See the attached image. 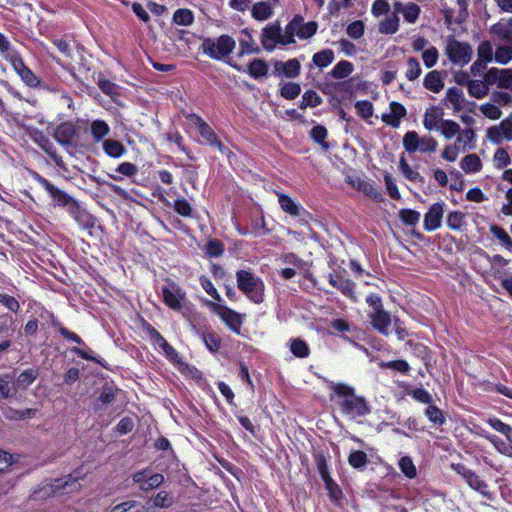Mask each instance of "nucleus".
I'll list each match as a JSON object with an SVG mask.
<instances>
[{
	"instance_id": "nucleus-12",
	"label": "nucleus",
	"mask_w": 512,
	"mask_h": 512,
	"mask_svg": "<svg viewBox=\"0 0 512 512\" xmlns=\"http://www.w3.org/2000/svg\"><path fill=\"white\" fill-rule=\"evenodd\" d=\"M446 53L454 64L464 66L471 60L472 48L467 43L449 38L447 40Z\"/></svg>"
},
{
	"instance_id": "nucleus-34",
	"label": "nucleus",
	"mask_w": 512,
	"mask_h": 512,
	"mask_svg": "<svg viewBox=\"0 0 512 512\" xmlns=\"http://www.w3.org/2000/svg\"><path fill=\"white\" fill-rule=\"evenodd\" d=\"M290 351L297 358H307L311 353L307 342L301 338L290 339Z\"/></svg>"
},
{
	"instance_id": "nucleus-4",
	"label": "nucleus",
	"mask_w": 512,
	"mask_h": 512,
	"mask_svg": "<svg viewBox=\"0 0 512 512\" xmlns=\"http://www.w3.org/2000/svg\"><path fill=\"white\" fill-rule=\"evenodd\" d=\"M451 469L474 491L489 501L494 500V493L489 490V486L485 480L481 478L475 471L469 469L464 463H452Z\"/></svg>"
},
{
	"instance_id": "nucleus-1",
	"label": "nucleus",
	"mask_w": 512,
	"mask_h": 512,
	"mask_svg": "<svg viewBox=\"0 0 512 512\" xmlns=\"http://www.w3.org/2000/svg\"><path fill=\"white\" fill-rule=\"evenodd\" d=\"M332 391L339 398L337 406L340 413L350 419L364 418L372 411L368 400L356 394L355 388L346 383H332Z\"/></svg>"
},
{
	"instance_id": "nucleus-64",
	"label": "nucleus",
	"mask_w": 512,
	"mask_h": 512,
	"mask_svg": "<svg viewBox=\"0 0 512 512\" xmlns=\"http://www.w3.org/2000/svg\"><path fill=\"white\" fill-rule=\"evenodd\" d=\"M495 60L500 64H507L512 60V47L501 45L495 51Z\"/></svg>"
},
{
	"instance_id": "nucleus-47",
	"label": "nucleus",
	"mask_w": 512,
	"mask_h": 512,
	"mask_svg": "<svg viewBox=\"0 0 512 512\" xmlns=\"http://www.w3.org/2000/svg\"><path fill=\"white\" fill-rule=\"evenodd\" d=\"M225 250L224 243L216 238L208 240L205 245V253L209 257H220Z\"/></svg>"
},
{
	"instance_id": "nucleus-7",
	"label": "nucleus",
	"mask_w": 512,
	"mask_h": 512,
	"mask_svg": "<svg viewBox=\"0 0 512 512\" xmlns=\"http://www.w3.org/2000/svg\"><path fill=\"white\" fill-rule=\"evenodd\" d=\"M52 325L54 327L58 328V331L60 335L66 339L67 341L74 342L77 345L81 347H72L70 351L74 354H76L78 357L87 360L92 361L97 364H100L101 366L105 367V365L102 363L100 359L95 357L93 354L94 352L86 345V343L83 341V339L76 334L75 332L69 330L68 328L64 327L58 320L52 319Z\"/></svg>"
},
{
	"instance_id": "nucleus-56",
	"label": "nucleus",
	"mask_w": 512,
	"mask_h": 512,
	"mask_svg": "<svg viewBox=\"0 0 512 512\" xmlns=\"http://www.w3.org/2000/svg\"><path fill=\"white\" fill-rule=\"evenodd\" d=\"M174 503V498L167 491L158 492L153 498V506L157 508H169Z\"/></svg>"
},
{
	"instance_id": "nucleus-11",
	"label": "nucleus",
	"mask_w": 512,
	"mask_h": 512,
	"mask_svg": "<svg viewBox=\"0 0 512 512\" xmlns=\"http://www.w3.org/2000/svg\"><path fill=\"white\" fill-rule=\"evenodd\" d=\"M185 299L186 292L175 281L168 279L167 286L162 287L164 304L174 311H181L184 308Z\"/></svg>"
},
{
	"instance_id": "nucleus-35",
	"label": "nucleus",
	"mask_w": 512,
	"mask_h": 512,
	"mask_svg": "<svg viewBox=\"0 0 512 512\" xmlns=\"http://www.w3.org/2000/svg\"><path fill=\"white\" fill-rule=\"evenodd\" d=\"M324 486L332 503L339 505L343 499V491L332 477L324 479Z\"/></svg>"
},
{
	"instance_id": "nucleus-29",
	"label": "nucleus",
	"mask_w": 512,
	"mask_h": 512,
	"mask_svg": "<svg viewBox=\"0 0 512 512\" xmlns=\"http://www.w3.org/2000/svg\"><path fill=\"white\" fill-rule=\"evenodd\" d=\"M424 414L434 426L440 427L446 423L444 412L434 405L433 402L427 406Z\"/></svg>"
},
{
	"instance_id": "nucleus-5",
	"label": "nucleus",
	"mask_w": 512,
	"mask_h": 512,
	"mask_svg": "<svg viewBox=\"0 0 512 512\" xmlns=\"http://www.w3.org/2000/svg\"><path fill=\"white\" fill-rule=\"evenodd\" d=\"M235 46V40L231 36L224 34L217 39L204 38L201 49L210 58L223 60L233 52Z\"/></svg>"
},
{
	"instance_id": "nucleus-54",
	"label": "nucleus",
	"mask_w": 512,
	"mask_h": 512,
	"mask_svg": "<svg viewBox=\"0 0 512 512\" xmlns=\"http://www.w3.org/2000/svg\"><path fill=\"white\" fill-rule=\"evenodd\" d=\"M314 461L317 467V470L321 476V479H328L331 477L329 472V467L327 463L326 456L322 452H318L314 454Z\"/></svg>"
},
{
	"instance_id": "nucleus-49",
	"label": "nucleus",
	"mask_w": 512,
	"mask_h": 512,
	"mask_svg": "<svg viewBox=\"0 0 512 512\" xmlns=\"http://www.w3.org/2000/svg\"><path fill=\"white\" fill-rule=\"evenodd\" d=\"M334 60V52L331 49L319 51L313 55V63L318 67H326Z\"/></svg>"
},
{
	"instance_id": "nucleus-46",
	"label": "nucleus",
	"mask_w": 512,
	"mask_h": 512,
	"mask_svg": "<svg viewBox=\"0 0 512 512\" xmlns=\"http://www.w3.org/2000/svg\"><path fill=\"white\" fill-rule=\"evenodd\" d=\"M486 439L493 444L499 453L512 456V444L505 442L497 435H488L486 436Z\"/></svg>"
},
{
	"instance_id": "nucleus-2",
	"label": "nucleus",
	"mask_w": 512,
	"mask_h": 512,
	"mask_svg": "<svg viewBox=\"0 0 512 512\" xmlns=\"http://www.w3.org/2000/svg\"><path fill=\"white\" fill-rule=\"evenodd\" d=\"M237 288L253 303L261 304L264 301L265 285L263 280L249 270L236 272Z\"/></svg>"
},
{
	"instance_id": "nucleus-32",
	"label": "nucleus",
	"mask_w": 512,
	"mask_h": 512,
	"mask_svg": "<svg viewBox=\"0 0 512 512\" xmlns=\"http://www.w3.org/2000/svg\"><path fill=\"white\" fill-rule=\"evenodd\" d=\"M490 33L496 35L500 40L512 44V30L508 28L504 19L493 24L490 28Z\"/></svg>"
},
{
	"instance_id": "nucleus-24",
	"label": "nucleus",
	"mask_w": 512,
	"mask_h": 512,
	"mask_svg": "<svg viewBox=\"0 0 512 512\" xmlns=\"http://www.w3.org/2000/svg\"><path fill=\"white\" fill-rule=\"evenodd\" d=\"M394 10L396 13H401L409 23H414L420 14V7L414 3L403 4L397 1L394 3Z\"/></svg>"
},
{
	"instance_id": "nucleus-17",
	"label": "nucleus",
	"mask_w": 512,
	"mask_h": 512,
	"mask_svg": "<svg viewBox=\"0 0 512 512\" xmlns=\"http://www.w3.org/2000/svg\"><path fill=\"white\" fill-rule=\"evenodd\" d=\"M328 281L331 286L339 290L344 296L352 301H356V285L351 279L344 277L341 272H334L328 275Z\"/></svg>"
},
{
	"instance_id": "nucleus-38",
	"label": "nucleus",
	"mask_w": 512,
	"mask_h": 512,
	"mask_svg": "<svg viewBox=\"0 0 512 512\" xmlns=\"http://www.w3.org/2000/svg\"><path fill=\"white\" fill-rule=\"evenodd\" d=\"M422 144H424V140L420 139L415 131H409L404 136L403 145L407 152L421 151Z\"/></svg>"
},
{
	"instance_id": "nucleus-33",
	"label": "nucleus",
	"mask_w": 512,
	"mask_h": 512,
	"mask_svg": "<svg viewBox=\"0 0 512 512\" xmlns=\"http://www.w3.org/2000/svg\"><path fill=\"white\" fill-rule=\"evenodd\" d=\"M447 227L454 231H460L466 225L465 213L454 210L449 212L446 220Z\"/></svg>"
},
{
	"instance_id": "nucleus-10",
	"label": "nucleus",
	"mask_w": 512,
	"mask_h": 512,
	"mask_svg": "<svg viewBox=\"0 0 512 512\" xmlns=\"http://www.w3.org/2000/svg\"><path fill=\"white\" fill-rule=\"evenodd\" d=\"M212 311L220 317L224 324L236 335H241V327L244 322L245 315L231 309L226 305L218 303L210 304Z\"/></svg>"
},
{
	"instance_id": "nucleus-36",
	"label": "nucleus",
	"mask_w": 512,
	"mask_h": 512,
	"mask_svg": "<svg viewBox=\"0 0 512 512\" xmlns=\"http://www.w3.org/2000/svg\"><path fill=\"white\" fill-rule=\"evenodd\" d=\"M489 231L495 238H497L501 242V244L504 246L506 250L512 251V238L503 227L497 224H492L489 227Z\"/></svg>"
},
{
	"instance_id": "nucleus-16",
	"label": "nucleus",
	"mask_w": 512,
	"mask_h": 512,
	"mask_svg": "<svg viewBox=\"0 0 512 512\" xmlns=\"http://www.w3.org/2000/svg\"><path fill=\"white\" fill-rule=\"evenodd\" d=\"M444 205L445 204L443 202H436L429 207L428 211L424 215V230L431 232L441 227L444 215Z\"/></svg>"
},
{
	"instance_id": "nucleus-62",
	"label": "nucleus",
	"mask_w": 512,
	"mask_h": 512,
	"mask_svg": "<svg viewBox=\"0 0 512 512\" xmlns=\"http://www.w3.org/2000/svg\"><path fill=\"white\" fill-rule=\"evenodd\" d=\"M478 59L488 63L493 59V48L489 41H483L480 43L477 49Z\"/></svg>"
},
{
	"instance_id": "nucleus-42",
	"label": "nucleus",
	"mask_w": 512,
	"mask_h": 512,
	"mask_svg": "<svg viewBox=\"0 0 512 512\" xmlns=\"http://www.w3.org/2000/svg\"><path fill=\"white\" fill-rule=\"evenodd\" d=\"M352 71L353 64L349 61L342 60L334 66L330 74L335 79H343L348 77Z\"/></svg>"
},
{
	"instance_id": "nucleus-20",
	"label": "nucleus",
	"mask_w": 512,
	"mask_h": 512,
	"mask_svg": "<svg viewBox=\"0 0 512 512\" xmlns=\"http://www.w3.org/2000/svg\"><path fill=\"white\" fill-rule=\"evenodd\" d=\"M443 111L439 107H430L426 110L424 116L425 128H440L439 123L442 121ZM441 128H459L455 122H446Z\"/></svg>"
},
{
	"instance_id": "nucleus-6",
	"label": "nucleus",
	"mask_w": 512,
	"mask_h": 512,
	"mask_svg": "<svg viewBox=\"0 0 512 512\" xmlns=\"http://www.w3.org/2000/svg\"><path fill=\"white\" fill-rule=\"evenodd\" d=\"M31 176L45 191L49 194L53 206L57 207H75L77 210L80 209L77 201L64 190L58 188L52 184L48 179L41 176L39 173L32 171Z\"/></svg>"
},
{
	"instance_id": "nucleus-13",
	"label": "nucleus",
	"mask_w": 512,
	"mask_h": 512,
	"mask_svg": "<svg viewBox=\"0 0 512 512\" xmlns=\"http://www.w3.org/2000/svg\"><path fill=\"white\" fill-rule=\"evenodd\" d=\"M446 139L456 138L454 144L461 151L476 148L475 130H440Z\"/></svg>"
},
{
	"instance_id": "nucleus-23",
	"label": "nucleus",
	"mask_w": 512,
	"mask_h": 512,
	"mask_svg": "<svg viewBox=\"0 0 512 512\" xmlns=\"http://www.w3.org/2000/svg\"><path fill=\"white\" fill-rule=\"evenodd\" d=\"M15 376L10 373L0 374V401L13 398L16 393Z\"/></svg>"
},
{
	"instance_id": "nucleus-26",
	"label": "nucleus",
	"mask_w": 512,
	"mask_h": 512,
	"mask_svg": "<svg viewBox=\"0 0 512 512\" xmlns=\"http://www.w3.org/2000/svg\"><path fill=\"white\" fill-rule=\"evenodd\" d=\"M399 169L407 180L419 184L420 186L425 184V178L410 167L404 156L399 160Z\"/></svg>"
},
{
	"instance_id": "nucleus-31",
	"label": "nucleus",
	"mask_w": 512,
	"mask_h": 512,
	"mask_svg": "<svg viewBox=\"0 0 512 512\" xmlns=\"http://www.w3.org/2000/svg\"><path fill=\"white\" fill-rule=\"evenodd\" d=\"M378 367L382 370L391 369L404 375H407L411 370L409 363L404 359H397L391 361L382 360L378 363Z\"/></svg>"
},
{
	"instance_id": "nucleus-53",
	"label": "nucleus",
	"mask_w": 512,
	"mask_h": 512,
	"mask_svg": "<svg viewBox=\"0 0 512 512\" xmlns=\"http://www.w3.org/2000/svg\"><path fill=\"white\" fill-rule=\"evenodd\" d=\"M488 423L494 430L505 435L508 441L512 443V427L510 425L496 417L490 418Z\"/></svg>"
},
{
	"instance_id": "nucleus-14",
	"label": "nucleus",
	"mask_w": 512,
	"mask_h": 512,
	"mask_svg": "<svg viewBox=\"0 0 512 512\" xmlns=\"http://www.w3.org/2000/svg\"><path fill=\"white\" fill-rule=\"evenodd\" d=\"M27 132L39 147L53 159L59 168L66 170L65 162L61 156L57 155L53 143L44 135L43 130H27Z\"/></svg>"
},
{
	"instance_id": "nucleus-22",
	"label": "nucleus",
	"mask_w": 512,
	"mask_h": 512,
	"mask_svg": "<svg viewBox=\"0 0 512 512\" xmlns=\"http://www.w3.org/2000/svg\"><path fill=\"white\" fill-rule=\"evenodd\" d=\"M200 137L203 143L210 145L216 148L223 155L229 157L232 152L226 147L222 141L219 139L218 135L215 133V130H199Z\"/></svg>"
},
{
	"instance_id": "nucleus-55",
	"label": "nucleus",
	"mask_w": 512,
	"mask_h": 512,
	"mask_svg": "<svg viewBox=\"0 0 512 512\" xmlns=\"http://www.w3.org/2000/svg\"><path fill=\"white\" fill-rule=\"evenodd\" d=\"M173 208H174L175 212L177 214L181 215L182 217L188 218V217L192 216V212H193L192 206L188 202V200L184 197L177 198L174 201Z\"/></svg>"
},
{
	"instance_id": "nucleus-61",
	"label": "nucleus",
	"mask_w": 512,
	"mask_h": 512,
	"mask_svg": "<svg viewBox=\"0 0 512 512\" xmlns=\"http://www.w3.org/2000/svg\"><path fill=\"white\" fill-rule=\"evenodd\" d=\"M301 92L300 85L294 82H288L281 87L280 94L288 100L295 99Z\"/></svg>"
},
{
	"instance_id": "nucleus-9",
	"label": "nucleus",
	"mask_w": 512,
	"mask_h": 512,
	"mask_svg": "<svg viewBox=\"0 0 512 512\" xmlns=\"http://www.w3.org/2000/svg\"><path fill=\"white\" fill-rule=\"evenodd\" d=\"M80 478L81 473L76 470L63 478L54 479L50 484L39 489V491H35L34 494L39 497L67 494L70 492L67 488L74 485Z\"/></svg>"
},
{
	"instance_id": "nucleus-15",
	"label": "nucleus",
	"mask_w": 512,
	"mask_h": 512,
	"mask_svg": "<svg viewBox=\"0 0 512 512\" xmlns=\"http://www.w3.org/2000/svg\"><path fill=\"white\" fill-rule=\"evenodd\" d=\"M484 79L490 85L509 90L512 93V69L491 68L484 75Z\"/></svg>"
},
{
	"instance_id": "nucleus-58",
	"label": "nucleus",
	"mask_w": 512,
	"mask_h": 512,
	"mask_svg": "<svg viewBox=\"0 0 512 512\" xmlns=\"http://www.w3.org/2000/svg\"><path fill=\"white\" fill-rule=\"evenodd\" d=\"M408 69L406 71V77L410 81L416 80L421 75V67L419 60L415 57H409L407 60Z\"/></svg>"
},
{
	"instance_id": "nucleus-39",
	"label": "nucleus",
	"mask_w": 512,
	"mask_h": 512,
	"mask_svg": "<svg viewBox=\"0 0 512 512\" xmlns=\"http://www.w3.org/2000/svg\"><path fill=\"white\" fill-rule=\"evenodd\" d=\"M202 340L206 348L213 354H216L221 348V338L215 331L203 333Z\"/></svg>"
},
{
	"instance_id": "nucleus-48",
	"label": "nucleus",
	"mask_w": 512,
	"mask_h": 512,
	"mask_svg": "<svg viewBox=\"0 0 512 512\" xmlns=\"http://www.w3.org/2000/svg\"><path fill=\"white\" fill-rule=\"evenodd\" d=\"M399 468L401 472L409 479H414L417 476V469L413 460L409 456H404L399 460Z\"/></svg>"
},
{
	"instance_id": "nucleus-45",
	"label": "nucleus",
	"mask_w": 512,
	"mask_h": 512,
	"mask_svg": "<svg viewBox=\"0 0 512 512\" xmlns=\"http://www.w3.org/2000/svg\"><path fill=\"white\" fill-rule=\"evenodd\" d=\"M248 72L253 78H260L267 75L268 65L262 59H254L248 66Z\"/></svg>"
},
{
	"instance_id": "nucleus-28",
	"label": "nucleus",
	"mask_w": 512,
	"mask_h": 512,
	"mask_svg": "<svg viewBox=\"0 0 512 512\" xmlns=\"http://www.w3.org/2000/svg\"><path fill=\"white\" fill-rule=\"evenodd\" d=\"M423 85L434 93L440 92L444 87L441 73L436 70L429 72L424 78Z\"/></svg>"
},
{
	"instance_id": "nucleus-43",
	"label": "nucleus",
	"mask_w": 512,
	"mask_h": 512,
	"mask_svg": "<svg viewBox=\"0 0 512 512\" xmlns=\"http://www.w3.org/2000/svg\"><path fill=\"white\" fill-rule=\"evenodd\" d=\"M420 213L413 209L403 208L399 211V218L406 226L415 227L420 220Z\"/></svg>"
},
{
	"instance_id": "nucleus-63",
	"label": "nucleus",
	"mask_w": 512,
	"mask_h": 512,
	"mask_svg": "<svg viewBox=\"0 0 512 512\" xmlns=\"http://www.w3.org/2000/svg\"><path fill=\"white\" fill-rule=\"evenodd\" d=\"M300 62L297 59H290L283 63V74L288 78H295L300 73Z\"/></svg>"
},
{
	"instance_id": "nucleus-57",
	"label": "nucleus",
	"mask_w": 512,
	"mask_h": 512,
	"mask_svg": "<svg viewBox=\"0 0 512 512\" xmlns=\"http://www.w3.org/2000/svg\"><path fill=\"white\" fill-rule=\"evenodd\" d=\"M193 20V13L188 9H178L174 12L173 21L178 25L189 26Z\"/></svg>"
},
{
	"instance_id": "nucleus-37",
	"label": "nucleus",
	"mask_w": 512,
	"mask_h": 512,
	"mask_svg": "<svg viewBox=\"0 0 512 512\" xmlns=\"http://www.w3.org/2000/svg\"><path fill=\"white\" fill-rule=\"evenodd\" d=\"M368 456L362 450H353L348 456V463L357 470H363L368 464Z\"/></svg>"
},
{
	"instance_id": "nucleus-51",
	"label": "nucleus",
	"mask_w": 512,
	"mask_h": 512,
	"mask_svg": "<svg viewBox=\"0 0 512 512\" xmlns=\"http://www.w3.org/2000/svg\"><path fill=\"white\" fill-rule=\"evenodd\" d=\"M360 189L364 192L365 195L370 197L375 202L384 201L383 193L381 189L373 183L364 182Z\"/></svg>"
},
{
	"instance_id": "nucleus-27",
	"label": "nucleus",
	"mask_w": 512,
	"mask_h": 512,
	"mask_svg": "<svg viewBox=\"0 0 512 512\" xmlns=\"http://www.w3.org/2000/svg\"><path fill=\"white\" fill-rule=\"evenodd\" d=\"M103 151L111 158H120L126 153L122 142L114 139H106L102 142Z\"/></svg>"
},
{
	"instance_id": "nucleus-50",
	"label": "nucleus",
	"mask_w": 512,
	"mask_h": 512,
	"mask_svg": "<svg viewBox=\"0 0 512 512\" xmlns=\"http://www.w3.org/2000/svg\"><path fill=\"white\" fill-rule=\"evenodd\" d=\"M398 28L399 18L395 13L380 23L379 31L384 34H394L397 32Z\"/></svg>"
},
{
	"instance_id": "nucleus-30",
	"label": "nucleus",
	"mask_w": 512,
	"mask_h": 512,
	"mask_svg": "<svg viewBox=\"0 0 512 512\" xmlns=\"http://www.w3.org/2000/svg\"><path fill=\"white\" fill-rule=\"evenodd\" d=\"M460 166L465 173H477L482 169V162L477 154H469L461 160Z\"/></svg>"
},
{
	"instance_id": "nucleus-19",
	"label": "nucleus",
	"mask_w": 512,
	"mask_h": 512,
	"mask_svg": "<svg viewBox=\"0 0 512 512\" xmlns=\"http://www.w3.org/2000/svg\"><path fill=\"white\" fill-rule=\"evenodd\" d=\"M282 28L278 22L268 24L262 29L261 44L266 51H273L278 44Z\"/></svg>"
},
{
	"instance_id": "nucleus-44",
	"label": "nucleus",
	"mask_w": 512,
	"mask_h": 512,
	"mask_svg": "<svg viewBox=\"0 0 512 512\" xmlns=\"http://www.w3.org/2000/svg\"><path fill=\"white\" fill-rule=\"evenodd\" d=\"M242 33L246 36V38L240 39V55L242 54H251V53H259L260 49L255 44L254 40L252 39L251 34L247 30H243Z\"/></svg>"
},
{
	"instance_id": "nucleus-40",
	"label": "nucleus",
	"mask_w": 512,
	"mask_h": 512,
	"mask_svg": "<svg viewBox=\"0 0 512 512\" xmlns=\"http://www.w3.org/2000/svg\"><path fill=\"white\" fill-rule=\"evenodd\" d=\"M489 85L486 80L484 82L481 80H472L468 83V92L471 96L480 99L488 94Z\"/></svg>"
},
{
	"instance_id": "nucleus-21",
	"label": "nucleus",
	"mask_w": 512,
	"mask_h": 512,
	"mask_svg": "<svg viewBox=\"0 0 512 512\" xmlns=\"http://www.w3.org/2000/svg\"><path fill=\"white\" fill-rule=\"evenodd\" d=\"M53 136L59 144L64 146L65 150L73 154L77 147L76 139L79 130H53Z\"/></svg>"
},
{
	"instance_id": "nucleus-41",
	"label": "nucleus",
	"mask_w": 512,
	"mask_h": 512,
	"mask_svg": "<svg viewBox=\"0 0 512 512\" xmlns=\"http://www.w3.org/2000/svg\"><path fill=\"white\" fill-rule=\"evenodd\" d=\"M405 393L411 396L415 401L422 404L429 405L433 402L431 394L422 387L410 389L408 386H406Z\"/></svg>"
},
{
	"instance_id": "nucleus-59",
	"label": "nucleus",
	"mask_w": 512,
	"mask_h": 512,
	"mask_svg": "<svg viewBox=\"0 0 512 512\" xmlns=\"http://www.w3.org/2000/svg\"><path fill=\"white\" fill-rule=\"evenodd\" d=\"M488 138L495 144H501L503 140L512 141V130H487Z\"/></svg>"
},
{
	"instance_id": "nucleus-8",
	"label": "nucleus",
	"mask_w": 512,
	"mask_h": 512,
	"mask_svg": "<svg viewBox=\"0 0 512 512\" xmlns=\"http://www.w3.org/2000/svg\"><path fill=\"white\" fill-rule=\"evenodd\" d=\"M141 329L147 334L153 345H157L164 352L165 357L172 363H179L181 358L178 351L167 342L162 334L154 328L147 320L141 319Z\"/></svg>"
},
{
	"instance_id": "nucleus-3",
	"label": "nucleus",
	"mask_w": 512,
	"mask_h": 512,
	"mask_svg": "<svg viewBox=\"0 0 512 512\" xmlns=\"http://www.w3.org/2000/svg\"><path fill=\"white\" fill-rule=\"evenodd\" d=\"M365 301L373 310L369 314L373 328L380 334L387 336L391 325V315L384 309L380 295L371 293L366 297Z\"/></svg>"
},
{
	"instance_id": "nucleus-52",
	"label": "nucleus",
	"mask_w": 512,
	"mask_h": 512,
	"mask_svg": "<svg viewBox=\"0 0 512 512\" xmlns=\"http://www.w3.org/2000/svg\"><path fill=\"white\" fill-rule=\"evenodd\" d=\"M110 512H143V506L137 501L128 500L113 506Z\"/></svg>"
},
{
	"instance_id": "nucleus-18",
	"label": "nucleus",
	"mask_w": 512,
	"mask_h": 512,
	"mask_svg": "<svg viewBox=\"0 0 512 512\" xmlns=\"http://www.w3.org/2000/svg\"><path fill=\"white\" fill-rule=\"evenodd\" d=\"M280 208L292 217H311L308 212L298 201L285 193H277Z\"/></svg>"
},
{
	"instance_id": "nucleus-60",
	"label": "nucleus",
	"mask_w": 512,
	"mask_h": 512,
	"mask_svg": "<svg viewBox=\"0 0 512 512\" xmlns=\"http://www.w3.org/2000/svg\"><path fill=\"white\" fill-rule=\"evenodd\" d=\"M98 86L102 90L103 93L110 96L114 101H117L119 92H118V87L115 83H113L107 79H99Z\"/></svg>"
},
{
	"instance_id": "nucleus-25",
	"label": "nucleus",
	"mask_w": 512,
	"mask_h": 512,
	"mask_svg": "<svg viewBox=\"0 0 512 512\" xmlns=\"http://www.w3.org/2000/svg\"><path fill=\"white\" fill-rule=\"evenodd\" d=\"M39 376V369L37 367L28 368L23 370L17 377L14 383L16 389H27Z\"/></svg>"
}]
</instances>
